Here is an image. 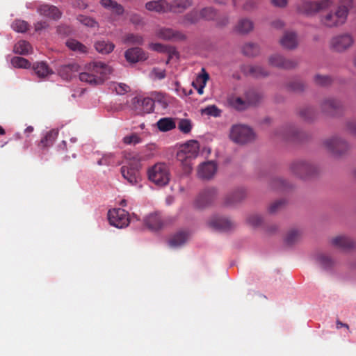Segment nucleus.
Listing matches in <instances>:
<instances>
[{
	"label": "nucleus",
	"mask_w": 356,
	"mask_h": 356,
	"mask_svg": "<svg viewBox=\"0 0 356 356\" xmlns=\"http://www.w3.org/2000/svg\"><path fill=\"white\" fill-rule=\"evenodd\" d=\"M86 71L79 74V79L92 86L102 84L112 72L111 67L100 61L89 63L86 67Z\"/></svg>",
	"instance_id": "f257e3e1"
},
{
	"label": "nucleus",
	"mask_w": 356,
	"mask_h": 356,
	"mask_svg": "<svg viewBox=\"0 0 356 356\" xmlns=\"http://www.w3.org/2000/svg\"><path fill=\"white\" fill-rule=\"evenodd\" d=\"M263 96L255 90H249L244 94V97L231 95L227 98L230 106L238 111H243L250 106H254L260 102Z\"/></svg>",
	"instance_id": "f03ea898"
},
{
	"label": "nucleus",
	"mask_w": 356,
	"mask_h": 356,
	"mask_svg": "<svg viewBox=\"0 0 356 356\" xmlns=\"http://www.w3.org/2000/svg\"><path fill=\"white\" fill-rule=\"evenodd\" d=\"M127 159L129 161L127 165L121 168L122 177L131 185L136 184L140 180V157L138 154H129Z\"/></svg>",
	"instance_id": "7ed1b4c3"
},
{
	"label": "nucleus",
	"mask_w": 356,
	"mask_h": 356,
	"mask_svg": "<svg viewBox=\"0 0 356 356\" xmlns=\"http://www.w3.org/2000/svg\"><path fill=\"white\" fill-rule=\"evenodd\" d=\"M348 14V8L345 6H339L322 15L321 22L326 27H337L346 22Z\"/></svg>",
	"instance_id": "20e7f679"
},
{
	"label": "nucleus",
	"mask_w": 356,
	"mask_h": 356,
	"mask_svg": "<svg viewBox=\"0 0 356 356\" xmlns=\"http://www.w3.org/2000/svg\"><path fill=\"white\" fill-rule=\"evenodd\" d=\"M149 179L159 186H163L170 181V171L168 165L159 163L153 165L147 172Z\"/></svg>",
	"instance_id": "39448f33"
},
{
	"label": "nucleus",
	"mask_w": 356,
	"mask_h": 356,
	"mask_svg": "<svg viewBox=\"0 0 356 356\" xmlns=\"http://www.w3.org/2000/svg\"><path fill=\"white\" fill-rule=\"evenodd\" d=\"M290 170L293 175L300 179L309 178L318 171L315 164L303 160L293 162L290 165Z\"/></svg>",
	"instance_id": "423d86ee"
},
{
	"label": "nucleus",
	"mask_w": 356,
	"mask_h": 356,
	"mask_svg": "<svg viewBox=\"0 0 356 356\" xmlns=\"http://www.w3.org/2000/svg\"><path fill=\"white\" fill-rule=\"evenodd\" d=\"M199 149V143L196 140L188 141L184 144L177 152V159L186 165H189L191 161L198 155Z\"/></svg>",
	"instance_id": "0eeeda50"
},
{
	"label": "nucleus",
	"mask_w": 356,
	"mask_h": 356,
	"mask_svg": "<svg viewBox=\"0 0 356 356\" xmlns=\"http://www.w3.org/2000/svg\"><path fill=\"white\" fill-rule=\"evenodd\" d=\"M230 138L236 143L245 144L254 139V134L250 127L236 124L232 127Z\"/></svg>",
	"instance_id": "6e6552de"
},
{
	"label": "nucleus",
	"mask_w": 356,
	"mask_h": 356,
	"mask_svg": "<svg viewBox=\"0 0 356 356\" xmlns=\"http://www.w3.org/2000/svg\"><path fill=\"white\" fill-rule=\"evenodd\" d=\"M323 145L334 156H339L346 153L349 148L348 143L338 136H332L324 140Z\"/></svg>",
	"instance_id": "1a4fd4ad"
},
{
	"label": "nucleus",
	"mask_w": 356,
	"mask_h": 356,
	"mask_svg": "<svg viewBox=\"0 0 356 356\" xmlns=\"http://www.w3.org/2000/svg\"><path fill=\"white\" fill-rule=\"evenodd\" d=\"M108 219L110 224L118 228H123L130 222L129 213L122 209H113L108 212Z\"/></svg>",
	"instance_id": "9d476101"
},
{
	"label": "nucleus",
	"mask_w": 356,
	"mask_h": 356,
	"mask_svg": "<svg viewBox=\"0 0 356 356\" xmlns=\"http://www.w3.org/2000/svg\"><path fill=\"white\" fill-rule=\"evenodd\" d=\"M320 108L323 113L334 116L342 111L343 104L340 100L336 98L327 97L321 101Z\"/></svg>",
	"instance_id": "9b49d317"
},
{
	"label": "nucleus",
	"mask_w": 356,
	"mask_h": 356,
	"mask_svg": "<svg viewBox=\"0 0 356 356\" xmlns=\"http://www.w3.org/2000/svg\"><path fill=\"white\" fill-rule=\"evenodd\" d=\"M217 190L213 187L207 188L201 191L195 200V204L202 209L211 204L217 197Z\"/></svg>",
	"instance_id": "f8f14e48"
},
{
	"label": "nucleus",
	"mask_w": 356,
	"mask_h": 356,
	"mask_svg": "<svg viewBox=\"0 0 356 356\" xmlns=\"http://www.w3.org/2000/svg\"><path fill=\"white\" fill-rule=\"evenodd\" d=\"M353 44V39L349 34H342L332 38L330 47L332 49L337 52H342Z\"/></svg>",
	"instance_id": "ddd939ff"
},
{
	"label": "nucleus",
	"mask_w": 356,
	"mask_h": 356,
	"mask_svg": "<svg viewBox=\"0 0 356 356\" xmlns=\"http://www.w3.org/2000/svg\"><path fill=\"white\" fill-rule=\"evenodd\" d=\"M156 36L164 40L174 42L184 41L186 39V35L182 31L167 27L158 29Z\"/></svg>",
	"instance_id": "4468645a"
},
{
	"label": "nucleus",
	"mask_w": 356,
	"mask_h": 356,
	"mask_svg": "<svg viewBox=\"0 0 356 356\" xmlns=\"http://www.w3.org/2000/svg\"><path fill=\"white\" fill-rule=\"evenodd\" d=\"M208 225L212 229L220 232L229 231L235 227V224L231 220L218 216L212 217L209 220Z\"/></svg>",
	"instance_id": "2eb2a0df"
},
{
	"label": "nucleus",
	"mask_w": 356,
	"mask_h": 356,
	"mask_svg": "<svg viewBox=\"0 0 356 356\" xmlns=\"http://www.w3.org/2000/svg\"><path fill=\"white\" fill-rule=\"evenodd\" d=\"M218 170L216 162L209 161L199 165L197 168V177L202 180H210L215 176Z\"/></svg>",
	"instance_id": "dca6fc26"
},
{
	"label": "nucleus",
	"mask_w": 356,
	"mask_h": 356,
	"mask_svg": "<svg viewBox=\"0 0 356 356\" xmlns=\"http://www.w3.org/2000/svg\"><path fill=\"white\" fill-rule=\"evenodd\" d=\"M332 2L330 0L320 1H306L302 5V10L307 15H314L321 10L328 8Z\"/></svg>",
	"instance_id": "f3484780"
},
{
	"label": "nucleus",
	"mask_w": 356,
	"mask_h": 356,
	"mask_svg": "<svg viewBox=\"0 0 356 356\" xmlns=\"http://www.w3.org/2000/svg\"><path fill=\"white\" fill-rule=\"evenodd\" d=\"M124 57L129 63H136L145 61L148 58V54L140 47L128 49L124 53Z\"/></svg>",
	"instance_id": "a211bd4d"
},
{
	"label": "nucleus",
	"mask_w": 356,
	"mask_h": 356,
	"mask_svg": "<svg viewBox=\"0 0 356 356\" xmlns=\"http://www.w3.org/2000/svg\"><path fill=\"white\" fill-rule=\"evenodd\" d=\"M268 63L270 65L278 68L289 70L294 68L297 63L289 59H286L280 54H273L268 58Z\"/></svg>",
	"instance_id": "6ab92c4d"
},
{
	"label": "nucleus",
	"mask_w": 356,
	"mask_h": 356,
	"mask_svg": "<svg viewBox=\"0 0 356 356\" xmlns=\"http://www.w3.org/2000/svg\"><path fill=\"white\" fill-rule=\"evenodd\" d=\"M145 225L150 230L157 231L163 227L164 221L158 213H151L144 219Z\"/></svg>",
	"instance_id": "aec40b11"
},
{
	"label": "nucleus",
	"mask_w": 356,
	"mask_h": 356,
	"mask_svg": "<svg viewBox=\"0 0 356 356\" xmlns=\"http://www.w3.org/2000/svg\"><path fill=\"white\" fill-rule=\"evenodd\" d=\"M331 243L336 248L343 250H349L355 248V243L349 237L343 235L337 236L333 238Z\"/></svg>",
	"instance_id": "412c9836"
},
{
	"label": "nucleus",
	"mask_w": 356,
	"mask_h": 356,
	"mask_svg": "<svg viewBox=\"0 0 356 356\" xmlns=\"http://www.w3.org/2000/svg\"><path fill=\"white\" fill-rule=\"evenodd\" d=\"M281 45L287 49H294L298 45L296 33L293 31H286L280 39Z\"/></svg>",
	"instance_id": "4be33fe9"
},
{
	"label": "nucleus",
	"mask_w": 356,
	"mask_h": 356,
	"mask_svg": "<svg viewBox=\"0 0 356 356\" xmlns=\"http://www.w3.org/2000/svg\"><path fill=\"white\" fill-rule=\"evenodd\" d=\"M79 65L76 63H71L67 65H63L58 69L59 76L65 80H70L74 74L78 72Z\"/></svg>",
	"instance_id": "5701e85b"
},
{
	"label": "nucleus",
	"mask_w": 356,
	"mask_h": 356,
	"mask_svg": "<svg viewBox=\"0 0 356 356\" xmlns=\"http://www.w3.org/2000/svg\"><path fill=\"white\" fill-rule=\"evenodd\" d=\"M193 4L192 0H172L168 2L169 10L173 13H182Z\"/></svg>",
	"instance_id": "b1692460"
},
{
	"label": "nucleus",
	"mask_w": 356,
	"mask_h": 356,
	"mask_svg": "<svg viewBox=\"0 0 356 356\" xmlns=\"http://www.w3.org/2000/svg\"><path fill=\"white\" fill-rule=\"evenodd\" d=\"M38 11L41 15L53 19H58L61 17V13L58 8L52 5H41L38 8Z\"/></svg>",
	"instance_id": "393cba45"
},
{
	"label": "nucleus",
	"mask_w": 356,
	"mask_h": 356,
	"mask_svg": "<svg viewBox=\"0 0 356 356\" xmlns=\"http://www.w3.org/2000/svg\"><path fill=\"white\" fill-rule=\"evenodd\" d=\"M149 49L153 51L159 52V53H166L168 54V58L166 61V64L169 63L170 60L172 58L174 55H177L178 53L176 49L170 46L164 45L161 43H150L149 44Z\"/></svg>",
	"instance_id": "a878e982"
},
{
	"label": "nucleus",
	"mask_w": 356,
	"mask_h": 356,
	"mask_svg": "<svg viewBox=\"0 0 356 356\" xmlns=\"http://www.w3.org/2000/svg\"><path fill=\"white\" fill-rule=\"evenodd\" d=\"M245 195L246 193L243 188L236 189L226 196L225 204L227 206H233L243 200Z\"/></svg>",
	"instance_id": "bb28decb"
},
{
	"label": "nucleus",
	"mask_w": 356,
	"mask_h": 356,
	"mask_svg": "<svg viewBox=\"0 0 356 356\" xmlns=\"http://www.w3.org/2000/svg\"><path fill=\"white\" fill-rule=\"evenodd\" d=\"M145 8L149 11L167 13L169 10L168 2L166 0H156L146 3Z\"/></svg>",
	"instance_id": "cd10ccee"
},
{
	"label": "nucleus",
	"mask_w": 356,
	"mask_h": 356,
	"mask_svg": "<svg viewBox=\"0 0 356 356\" xmlns=\"http://www.w3.org/2000/svg\"><path fill=\"white\" fill-rule=\"evenodd\" d=\"M100 4L105 9L111 12L112 14L115 15H122L124 13V7L113 0H101Z\"/></svg>",
	"instance_id": "c85d7f7f"
},
{
	"label": "nucleus",
	"mask_w": 356,
	"mask_h": 356,
	"mask_svg": "<svg viewBox=\"0 0 356 356\" xmlns=\"http://www.w3.org/2000/svg\"><path fill=\"white\" fill-rule=\"evenodd\" d=\"M298 114L303 120L307 122H313L317 117V112L315 108L309 106L300 108Z\"/></svg>",
	"instance_id": "c756f323"
},
{
	"label": "nucleus",
	"mask_w": 356,
	"mask_h": 356,
	"mask_svg": "<svg viewBox=\"0 0 356 356\" xmlns=\"http://www.w3.org/2000/svg\"><path fill=\"white\" fill-rule=\"evenodd\" d=\"M33 69L35 73L40 78H44L48 75L52 74L53 71L49 68L45 62H38L33 64Z\"/></svg>",
	"instance_id": "7c9ffc66"
},
{
	"label": "nucleus",
	"mask_w": 356,
	"mask_h": 356,
	"mask_svg": "<svg viewBox=\"0 0 356 356\" xmlns=\"http://www.w3.org/2000/svg\"><path fill=\"white\" fill-rule=\"evenodd\" d=\"M94 46L95 49L102 54H108L112 52L115 48V44L113 42L104 40L95 42Z\"/></svg>",
	"instance_id": "2f4dec72"
},
{
	"label": "nucleus",
	"mask_w": 356,
	"mask_h": 356,
	"mask_svg": "<svg viewBox=\"0 0 356 356\" xmlns=\"http://www.w3.org/2000/svg\"><path fill=\"white\" fill-rule=\"evenodd\" d=\"M275 134L282 136L285 140H295L299 139L300 132L296 130L294 127H290L282 129L280 131H277Z\"/></svg>",
	"instance_id": "473e14b6"
},
{
	"label": "nucleus",
	"mask_w": 356,
	"mask_h": 356,
	"mask_svg": "<svg viewBox=\"0 0 356 356\" xmlns=\"http://www.w3.org/2000/svg\"><path fill=\"white\" fill-rule=\"evenodd\" d=\"M201 19L200 12L196 10H193L183 16L180 24L184 26L188 24H194L197 23Z\"/></svg>",
	"instance_id": "72a5a7b5"
},
{
	"label": "nucleus",
	"mask_w": 356,
	"mask_h": 356,
	"mask_svg": "<svg viewBox=\"0 0 356 356\" xmlns=\"http://www.w3.org/2000/svg\"><path fill=\"white\" fill-rule=\"evenodd\" d=\"M245 72L256 78L265 77L268 75V72L259 65H248L245 69Z\"/></svg>",
	"instance_id": "f704fd0d"
},
{
	"label": "nucleus",
	"mask_w": 356,
	"mask_h": 356,
	"mask_svg": "<svg viewBox=\"0 0 356 356\" xmlns=\"http://www.w3.org/2000/svg\"><path fill=\"white\" fill-rule=\"evenodd\" d=\"M14 51L15 54L27 55L32 53L33 48L29 42L26 40H19L15 44Z\"/></svg>",
	"instance_id": "c9c22d12"
},
{
	"label": "nucleus",
	"mask_w": 356,
	"mask_h": 356,
	"mask_svg": "<svg viewBox=\"0 0 356 356\" xmlns=\"http://www.w3.org/2000/svg\"><path fill=\"white\" fill-rule=\"evenodd\" d=\"M156 124L158 129L161 131H168L176 127V123L171 118H161Z\"/></svg>",
	"instance_id": "e433bc0d"
},
{
	"label": "nucleus",
	"mask_w": 356,
	"mask_h": 356,
	"mask_svg": "<svg viewBox=\"0 0 356 356\" xmlns=\"http://www.w3.org/2000/svg\"><path fill=\"white\" fill-rule=\"evenodd\" d=\"M66 46L70 50L80 54H85L88 52V48L75 39H68L66 41Z\"/></svg>",
	"instance_id": "4c0bfd02"
},
{
	"label": "nucleus",
	"mask_w": 356,
	"mask_h": 356,
	"mask_svg": "<svg viewBox=\"0 0 356 356\" xmlns=\"http://www.w3.org/2000/svg\"><path fill=\"white\" fill-rule=\"evenodd\" d=\"M188 238V234L185 232H179L175 234L169 241L171 247H179L183 245Z\"/></svg>",
	"instance_id": "58836bf2"
},
{
	"label": "nucleus",
	"mask_w": 356,
	"mask_h": 356,
	"mask_svg": "<svg viewBox=\"0 0 356 356\" xmlns=\"http://www.w3.org/2000/svg\"><path fill=\"white\" fill-rule=\"evenodd\" d=\"M58 135V131L56 129H52L48 131L45 134V136L41 139L40 145L44 147L52 145L56 139Z\"/></svg>",
	"instance_id": "ea45409f"
},
{
	"label": "nucleus",
	"mask_w": 356,
	"mask_h": 356,
	"mask_svg": "<svg viewBox=\"0 0 356 356\" xmlns=\"http://www.w3.org/2000/svg\"><path fill=\"white\" fill-rule=\"evenodd\" d=\"M253 23L248 19H241L236 26V30L240 33H247L253 29Z\"/></svg>",
	"instance_id": "a19ab883"
},
{
	"label": "nucleus",
	"mask_w": 356,
	"mask_h": 356,
	"mask_svg": "<svg viewBox=\"0 0 356 356\" xmlns=\"http://www.w3.org/2000/svg\"><path fill=\"white\" fill-rule=\"evenodd\" d=\"M202 71L204 72V73L202 74H200L196 80L197 83H200L199 86H197V84L195 83V82H193V87L197 89V92L200 95L203 94L204 88L206 86L207 81L209 78V74L207 72H205L204 69H202Z\"/></svg>",
	"instance_id": "79ce46f5"
},
{
	"label": "nucleus",
	"mask_w": 356,
	"mask_h": 356,
	"mask_svg": "<svg viewBox=\"0 0 356 356\" xmlns=\"http://www.w3.org/2000/svg\"><path fill=\"white\" fill-rule=\"evenodd\" d=\"M122 41L124 44L138 45H141L144 42L142 35L134 33H128L125 35L122 38Z\"/></svg>",
	"instance_id": "37998d69"
},
{
	"label": "nucleus",
	"mask_w": 356,
	"mask_h": 356,
	"mask_svg": "<svg viewBox=\"0 0 356 356\" xmlns=\"http://www.w3.org/2000/svg\"><path fill=\"white\" fill-rule=\"evenodd\" d=\"M301 238V232L297 229H292L289 231L285 238V243L292 245L299 241Z\"/></svg>",
	"instance_id": "c03bdc74"
},
{
	"label": "nucleus",
	"mask_w": 356,
	"mask_h": 356,
	"mask_svg": "<svg viewBox=\"0 0 356 356\" xmlns=\"http://www.w3.org/2000/svg\"><path fill=\"white\" fill-rule=\"evenodd\" d=\"M314 81L317 86L326 87L332 83V79L330 76L328 75H321L317 74L314 77Z\"/></svg>",
	"instance_id": "a18cd8bd"
},
{
	"label": "nucleus",
	"mask_w": 356,
	"mask_h": 356,
	"mask_svg": "<svg viewBox=\"0 0 356 356\" xmlns=\"http://www.w3.org/2000/svg\"><path fill=\"white\" fill-rule=\"evenodd\" d=\"M270 186L273 190L284 191L288 187V184L281 178L275 177L271 179Z\"/></svg>",
	"instance_id": "49530a36"
},
{
	"label": "nucleus",
	"mask_w": 356,
	"mask_h": 356,
	"mask_svg": "<svg viewBox=\"0 0 356 356\" xmlns=\"http://www.w3.org/2000/svg\"><path fill=\"white\" fill-rule=\"evenodd\" d=\"M77 20L81 23L83 25L90 27V28H97L99 26L98 22L94 19L93 18L83 15H79L77 16Z\"/></svg>",
	"instance_id": "de8ad7c7"
},
{
	"label": "nucleus",
	"mask_w": 356,
	"mask_h": 356,
	"mask_svg": "<svg viewBox=\"0 0 356 356\" xmlns=\"http://www.w3.org/2000/svg\"><path fill=\"white\" fill-rule=\"evenodd\" d=\"M11 63L13 67L17 68L27 69L31 67V63L26 58L19 56L13 57L11 60Z\"/></svg>",
	"instance_id": "09e8293b"
},
{
	"label": "nucleus",
	"mask_w": 356,
	"mask_h": 356,
	"mask_svg": "<svg viewBox=\"0 0 356 356\" xmlns=\"http://www.w3.org/2000/svg\"><path fill=\"white\" fill-rule=\"evenodd\" d=\"M287 88L295 92H301L305 90L306 85L300 80H293L287 84Z\"/></svg>",
	"instance_id": "8fccbe9b"
},
{
	"label": "nucleus",
	"mask_w": 356,
	"mask_h": 356,
	"mask_svg": "<svg viewBox=\"0 0 356 356\" xmlns=\"http://www.w3.org/2000/svg\"><path fill=\"white\" fill-rule=\"evenodd\" d=\"M201 19L213 20L217 16L216 11L211 7H207L200 10Z\"/></svg>",
	"instance_id": "3c124183"
},
{
	"label": "nucleus",
	"mask_w": 356,
	"mask_h": 356,
	"mask_svg": "<svg viewBox=\"0 0 356 356\" xmlns=\"http://www.w3.org/2000/svg\"><path fill=\"white\" fill-rule=\"evenodd\" d=\"M29 26V24L26 21L21 19H15L12 24L13 29L19 33H25Z\"/></svg>",
	"instance_id": "603ef678"
},
{
	"label": "nucleus",
	"mask_w": 356,
	"mask_h": 356,
	"mask_svg": "<svg viewBox=\"0 0 356 356\" xmlns=\"http://www.w3.org/2000/svg\"><path fill=\"white\" fill-rule=\"evenodd\" d=\"M259 47L253 43H248L243 46V53L248 56H254L259 53Z\"/></svg>",
	"instance_id": "864d4df0"
},
{
	"label": "nucleus",
	"mask_w": 356,
	"mask_h": 356,
	"mask_svg": "<svg viewBox=\"0 0 356 356\" xmlns=\"http://www.w3.org/2000/svg\"><path fill=\"white\" fill-rule=\"evenodd\" d=\"M177 127L181 132L184 134H188L192 129V123L188 119H180Z\"/></svg>",
	"instance_id": "5fc2aeb1"
},
{
	"label": "nucleus",
	"mask_w": 356,
	"mask_h": 356,
	"mask_svg": "<svg viewBox=\"0 0 356 356\" xmlns=\"http://www.w3.org/2000/svg\"><path fill=\"white\" fill-rule=\"evenodd\" d=\"M317 259L319 264L324 268H329L332 266L334 261L333 260L327 255L325 254H320L318 255Z\"/></svg>",
	"instance_id": "6e6d98bb"
},
{
	"label": "nucleus",
	"mask_w": 356,
	"mask_h": 356,
	"mask_svg": "<svg viewBox=\"0 0 356 356\" xmlns=\"http://www.w3.org/2000/svg\"><path fill=\"white\" fill-rule=\"evenodd\" d=\"M143 113H149L154 109V100L149 97L143 98L141 101Z\"/></svg>",
	"instance_id": "4d7b16f0"
},
{
	"label": "nucleus",
	"mask_w": 356,
	"mask_h": 356,
	"mask_svg": "<svg viewBox=\"0 0 356 356\" xmlns=\"http://www.w3.org/2000/svg\"><path fill=\"white\" fill-rule=\"evenodd\" d=\"M247 222L252 227H258L261 225L263 218L259 214H251L247 218Z\"/></svg>",
	"instance_id": "13d9d810"
},
{
	"label": "nucleus",
	"mask_w": 356,
	"mask_h": 356,
	"mask_svg": "<svg viewBox=\"0 0 356 356\" xmlns=\"http://www.w3.org/2000/svg\"><path fill=\"white\" fill-rule=\"evenodd\" d=\"M123 142L126 145H136L141 142V138L137 134H132L123 138Z\"/></svg>",
	"instance_id": "bf43d9fd"
},
{
	"label": "nucleus",
	"mask_w": 356,
	"mask_h": 356,
	"mask_svg": "<svg viewBox=\"0 0 356 356\" xmlns=\"http://www.w3.org/2000/svg\"><path fill=\"white\" fill-rule=\"evenodd\" d=\"M203 113L206 115L218 117L220 115V110L215 105L209 106L203 110Z\"/></svg>",
	"instance_id": "052dcab7"
},
{
	"label": "nucleus",
	"mask_w": 356,
	"mask_h": 356,
	"mask_svg": "<svg viewBox=\"0 0 356 356\" xmlns=\"http://www.w3.org/2000/svg\"><path fill=\"white\" fill-rule=\"evenodd\" d=\"M285 203L286 202L284 200H280L273 202L268 207V212L270 213H276L285 204Z\"/></svg>",
	"instance_id": "680f3d73"
},
{
	"label": "nucleus",
	"mask_w": 356,
	"mask_h": 356,
	"mask_svg": "<svg viewBox=\"0 0 356 356\" xmlns=\"http://www.w3.org/2000/svg\"><path fill=\"white\" fill-rule=\"evenodd\" d=\"M112 86L118 95H123L129 90V87L124 83H113Z\"/></svg>",
	"instance_id": "e2e57ef3"
},
{
	"label": "nucleus",
	"mask_w": 356,
	"mask_h": 356,
	"mask_svg": "<svg viewBox=\"0 0 356 356\" xmlns=\"http://www.w3.org/2000/svg\"><path fill=\"white\" fill-rule=\"evenodd\" d=\"M151 75L154 78L161 80L165 77V70L155 67L152 70Z\"/></svg>",
	"instance_id": "0e129e2a"
},
{
	"label": "nucleus",
	"mask_w": 356,
	"mask_h": 356,
	"mask_svg": "<svg viewBox=\"0 0 356 356\" xmlns=\"http://www.w3.org/2000/svg\"><path fill=\"white\" fill-rule=\"evenodd\" d=\"M346 129L350 134L356 136V121L350 120L347 122Z\"/></svg>",
	"instance_id": "69168bd1"
},
{
	"label": "nucleus",
	"mask_w": 356,
	"mask_h": 356,
	"mask_svg": "<svg viewBox=\"0 0 356 356\" xmlns=\"http://www.w3.org/2000/svg\"><path fill=\"white\" fill-rule=\"evenodd\" d=\"M49 24L46 21H39L34 24L36 32L41 31L48 27Z\"/></svg>",
	"instance_id": "338daca9"
},
{
	"label": "nucleus",
	"mask_w": 356,
	"mask_h": 356,
	"mask_svg": "<svg viewBox=\"0 0 356 356\" xmlns=\"http://www.w3.org/2000/svg\"><path fill=\"white\" fill-rule=\"evenodd\" d=\"M114 156V154L111 153L103 155V158L105 159L106 162H108L106 165H111L115 164Z\"/></svg>",
	"instance_id": "774afa93"
}]
</instances>
